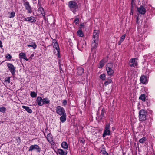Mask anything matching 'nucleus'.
<instances>
[{"mask_svg": "<svg viewBox=\"0 0 155 155\" xmlns=\"http://www.w3.org/2000/svg\"><path fill=\"white\" fill-rule=\"evenodd\" d=\"M53 47L57 50H60L58 44V43H55V44H53Z\"/></svg>", "mask_w": 155, "mask_h": 155, "instance_id": "30", "label": "nucleus"}, {"mask_svg": "<svg viewBox=\"0 0 155 155\" xmlns=\"http://www.w3.org/2000/svg\"><path fill=\"white\" fill-rule=\"evenodd\" d=\"M30 42L29 44L27 45L28 47H32L34 49L36 48L37 45L35 42L32 41L31 42L30 41Z\"/></svg>", "mask_w": 155, "mask_h": 155, "instance_id": "19", "label": "nucleus"}, {"mask_svg": "<svg viewBox=\"0 0 155 155\" xmlns=\"http://www.w3.org/2000/svg\"><path fill=\"white\" fill-rule=\"evenodd\" d=\"M124 40H122L121 39H120V40L118 42V45H121V43L123 42Z\"/></svg>", "mask_w": 155, "mask_h": 155, "instance_id": "47", "label": "nucleus"}, {"mask_svg": "<svg viewBox=\"0 0 155 155\" xmlns=\"http://www.w3.org/2000/svg\"><path fill=\"white\" fill-rule=\"evenodd\" d=\"M102 153L104 155H109L108 153L105 151H104Z\"/></svg>", "mask_w": 155, "mask_h": 155, "instance_id": "49", "label": "nucleus"}, {"mask_svg": "<svg viewBox=\"0 0 155 155\" xmlns=\"http://www.w3.org/2000/svg\"><path fill=\"white\" fill-rule=\"evenodd\" d=\"M50 101L49 100L48 98H45L43 99V101L42 102V105L44 104H49L50 103Z\"/></svg>", "mask_w": 155, "mask_h": 155, "instance_id": "24", "label": "nucleus"}, {"mask_svg": "<svg viewBox=\"0 0 155 155\" xmlns=\"http://www.w3.org/2000/svg\"><path fill=\"white\" fill-rule=\"evenodd\" d=\"M44 13V14H43V15H42V16L43 17L44 19H45L46 18L45 16V13Z\"/></svg>", "mask_w": 155, "mask_h": 155, "instance_id": "52", "label": "nucleus"}, {"mask_svg": "<svg viewBox=\"0 0 155 155\" xmlns=\"http://www.w3.org/2000/svg\"><path fill=\"white\" fill-rule=\"evenodd\" d=\"M110 124H107L106 125L104 130L103 134L102 137L104 138L107 135H110Z\"/></svg>", "mask_w": 155, "mask_h": 155, "instance_id": "3", "label": "nucleus"}, {"mask_svg": "<svg viewBox=\"0 0 155 155\" xmlns=\"http://www.w3.org/2000/svg\"><path fill=\"white\" fill-rule=\"evenodd\" d=\"M139 114V120L140 121H143L147 119V113L144 110H141Z\"/></svg>", "mask_w": 155, "mask_h": 155, "instance_id": "2", "label": "nucleus"}, {"mask_svg": "<svg viewBox=\"0 0 155 155\" xmlns=\"http://www.w3.org/2000/svg\"><path fill=\"white\" fill-rule=\"evenodd\" d=\"M133 14V12L131 11V12H130V15H132Z\"/></svg>", "mask_w": 155, "mask_h": 155, "instance_id": "55", "label": "nucleus"}, {"mask_svg": "<svg viewBox=\"0 0 155 155\" xmlns=\"http://www.w3.org/2000/svg\"><path fill=\"white\" fill-rule=\"evenodd\" d=\"M55 43H57L56 41V40L55 39H54L52 41L53 44H55Z\"/></svg>", "mask_w": 155, "mask_h": 155, "instance_id": "54", "label": "nucleus"}, {"mask_svg": "<svg viewBox=\"0 0 155 155\" xmlns=\"http://www.w3.org/2000/svg\"><path fill=\"white\" fill-rule=\"evenodd\" d=\"M22 107L23 108L25 109L26 111L28 113H31L32 112V110L30 109L28 106H22Z\"/></svg>", "mask_w": 155, "mask_h": 155, "instance_id": "26", "label": "nucleus"}, {"mask_svg": "<svg viewBox=\"0 0 155 155\" xmlns=\"http://www.w3.org/2000/svg\"><path fill=\"white\" fill-rule=\"evenodd\" d=\"M61 116L60 118V120L61 122L62 123L64 122L66 120V114H65L64 115H60Z\"/></svg>", "mask_w": 155, "mask_h": 155, "instance_id": "20", "label": "nucleus"}, {"mask_svg": "<svg viewBox=\"0 0 155 155\" xmlns=\"http://www.w3.org/2000/svg\"><path fill=\"white\" fill-rule=\"evenodd\" d=\"M43 99L40 96L37 97L36 100V103H37L39 106H42V102Z\"/></svg>", "mask_w": 155, "mask_h": 155, "instance_id": "13", "label": "nucleus"}, {"mask_svg": "<svg viewBox=\"0 0 155 155\" xmlns=\"http://www.w3.org/2000/svg\"><path fill=\"white\" fill-rule=\"evenodd\" d=\"M126 34H123L120 38V39H122V40H124L126 36Z\"/></svg>", "mask_w": 155, "mask_h": 155, "instance_id": "45", "label": "nucleus"}, {"mask_svg": "<svg viewBox=\"0 0 155 155\" xmlns=\"http://www.w3.org/2000/svg\"><path fill=\"white\" fill-rule=\"evenodd\" d=\"M30 95L33 98L36 97L37 96V94L35 92L33 91L31 92Z\"/></svg>", "mask_w": 155, "mask_h": 155, "instance_id": "36", "label": "nucleus"}, {"mask_svg": "<svg viewBox=\"0 0 155 155\" xmlns=\"http://www.w3.org/2000/svg\"><path fill=\"white\" fill-rule=\"evenodd\" d=\"M16 140L18 144H20L21 142V139L19 137H17L16 138Z\"/></svg>", "mask_w": 155, "mask_h": 155, "instance_id": "42", "label": "nucleus"}, {"mask_svg": "<svg viewBox=\"0 0 155 155\" xmlns=\"http://www.w3.org/2000/svg\"><path fill=\"white\" fill-rule=\"evenodd\" d=\"M38 5H39V7L38 8V11L40 12L41 14L43 15L44 14L43 13H45L44 9L42 7H41V4L39 0H38Z\"/></svg>", "mask_w": 155, "mask_h": 155, "instance_id": "22", "label": "nucleus"}, {"mask_svg": "<svg viewBox=\"0 0 155 155\" xmlns=\"http://www.w3.org/2000/svg\"><path fill=\"white\" fill-rule=\"evenodd\" d=\"M147 139L145 137H143L139 140V142L141 143H143Z\"/></svg>", "mask_w": 155, "mask_h": 155, "instance_id": "34", "label": "nucleus"}, {"mask_svg": "<svg viewBox=\"0 0 155 155\" xmlns=\"http://www.w3.org/2000/svg\"><path fill=\"white\" fill-rule=\"evenodd\" d=\"M56 113L60 116L66 114L64 109L60 106L57 107Z\"/></svg>", "mask_w": 155, "mask_h": 155, "instance_id": "4", "label": "nucleus"}, {"mask_svg": "<svg viewBox=\"0 0 155 155\" xmlns=\"http://www.w3.org/2000/svg\"><path fill=\"white\" fill-rule=\"evenodd\" d=\"M100 78L102 80H104L105 79L106 75L105 74L103 73L102 74H101L100 76Z\"/></svg>", "mask_w": 155, "mask_h": 155, "instance_id": "37", "label": "nucleus"}, {"mask_svg": "<svg viewBox=\"0 0 155 155\" xmlns=\"http://www.w3.org/2000/svg\"><path fill=\"white\" fill-rule=\"evenodd\" d=\"M80 27H82V29H84L85 28L84 23H81L80 25Z\"/></svg>", "mask_w": 155, "mask_h": 155, "instance_id": "46", "label": "nucleus"}, {"mask_svg": "<svg viewBox=\"0 0 155 155\" xmlns=\"http://www.w3.org/2000/svg\"><path fill=\"white\" fill-rule=\"evenodd\" d=\"M84 68L81 67H78L77 68V74L78 75H81L84 73Z\"/></svg>", "mask_w": 155, "mask_h": 155, "instance_id": "16", "label": "nucleus"}, {"mask_svg": "<svg viewBox=\"0 0 155 155\" xmlns=\"http://www.w3.org/2000/svg\"><path fill=\"white\" fill-rule=\"evenodd\" d=\"M34 55V53L32 54L31 55L30 57L29 58H31V59H32V57H33Z\"/></svg>", "mask_w": 155, "mask_h": 155, "instance_id": "51", "label": "nucleus"}, {"mask_svg": "<svg viewBox=\"0 0 155 155\" xmlns=\"http://www.w3.org/2000/svg\"><path fill=\"white\" fill-rule=\"evenodd\" d=\"M85 140L84 139H82L81 140H80V142H81L83 143H84Z\"/></svg>", "mask_w": 155, "mask_h": 155, "instance_id": "50", "label": "nucleus"}, {"mask_svg": "<svg viewBox=\"0 0 155 155\" xmlns=\"http://www.w3.org/2000/svg\"><path fill=\"white\" fill-rule=\"evenodd\" d=\"M137 10L139 14L142 15L144 14L146 12L144 7L143 6H141L140 7L137 8Z\"/></svg>", "mask_w": 155, "mask_h": 155, "instance_id": "11", "label": "nucleus"}, {"mask_svg": "<svg viewBox=\"0 0 155 155\" xmlns=\"http://www.w3.org/2000/svg\"><path fill=\"white\" fill-rule=\"evenodd\" d=\"M99 31L98 30H95L93 32L92 39L96 41H99Z\"/></svg>", "mask_w": 155, "mask_h": 155, "instance_id": "7", "label": "nucleus"}, {"mask_svg": "<svg viewBox=\"0 0 155 155\" xmlns=\"http://www.w3.org/2000/svg\"><path fill=\"white\" fill-rule=\"evenodd\" d=\"M61 146L64 149H68V146L66 142H63L61 143Z\"/></svg>", "mask_w": 155, "mask_h": 155, "instance_id": "27", "label": "nucleus"}, {"mask_svg": "<svg viewBox=\"0 0 155 155\" xmlns=\"http://www.w3.org/2000/svg\"><path fill=\"white\" fill-rule=\"evenodd\" d=\"M140 18L138 17H137V21H136V23L139 25Z\"/></svg>", "mask_w": 155, "mask_h": 155, "instance_id": "48", "label": "nucleus"}, {"mask_svg": "<svg viewBox=\"0 0 155 155\" xmlns=\"http://www.w3.org/2000/svg\"><path fill=\"white\" fill-rule=\"evenodd\" d=\"M67 101L66 100H63L62 104L64 106H65L67 105Z\"/></svg>", "mask_w": 155, "mask_h": 155, "instance_id": "43", "label": "nucleus"}, {"mask_svg": "<svg viewBox=\"0 0 155 155\" xmlns=\"http://www.w3.org/2000/svg\"><path fill=\"white\" fill-rule=\"evenodd\" d=\"M15 13L14 12H11L10 13V15L9 16L10 18H12L15 16Z\"/></svg>", "mask_w": 155, "mask_h": 155, "instance_id": "38", "label": "nucleus"}, {"mask_svg": "<svg viewBox=\"0 0 155 155\" xmlns=\"http://www.w3.org/2000/svg\"><path fill=\"white\" fill-rule=\"evenodd\" d=\"M7 66L12 75L13 76L15 75L16 67H14L12 64L10 63L7 64Z\"/></svg>", "mask_w": 155, "mask_h": 155, "instance_id": "5", "label": "nucleus"}, {"mask_svg": "<svg viewBox=\"0 0 155 155\" xmlns=\"http://www.w3.org/2000/svg\"><path fill=\"white\" fill-rule=\"evenodd\" d=\"M10 77H7L5 79V82H8V83H10Z\"/></svg>", "mask_w": 155, "mask_h": 155, "instance_id": "41", "label": "nucleus"}, {"mask_svg": "<svg viewBox=\"0 0 155 155\" xmlns=\"http://www.w3.org/2000/svg\"><path fill=\"white\" fill-rule=\"evenodd\" d=\"M24 21L31 23H34L36 21L35 18L33 16L25 18Z\"/></svg>", "mask_w": 155, "mask_h": 155, "instance_id": "10", "label": "nucleus"}, {"mask_svg": "<svg viewBox=\"0 0 155 155\" xmlns=\"http://www.w3.org/2000/svg\"><path fill=\"white\" fill-rule=\"evenodd\" d=\"M93 42L91 44V47L93 49H96L98 45V41L93 40Z\"/></svg>", "mask_w": 155, "mask_h": 155, "instance_id": "18", "label": "nucleus"}, {"mask_svg": "<svg viewBox=\"0 0 155 155\" xmlns=\"http://www.w3.org/2000/svg\"><path fill=\"white\" fill-rule=\"evenodd\" d=\"M107 67L106 68H113V64L111 63H109L107 64Z\"/></svg>", "mask_w": 155, "mask_h": 155, "instance_id": "32", "label": "nucleus"}, {"mask_svg": "<svg viewBox=\"0 0 155 155\" xmlns=\"http://www.w3.org/2000/svg\"><path fill=\"white\" fill-rule=\"evenodd\" d=\"M100 66L99 67V68H102L104 65V60L102 59L101 60L99 63Z\"/></svg>", "mask_w": 155, "mask_h": 155, "instance_id": "33", "label": "nucleus"}, {"mask_svg": "<svg viewBox=\"0 0 155 155\" xmlns=\"http://www.w3.org/2000/svg\"><path fill=\"white\" fill-rule=\"evenodd\" d=\"M106 113L105 110L104 109H103L101 110V115L98 116V118L99 120L101 121L103 117H104V115Z\"/></svg>", "mask_w": 155, "mask_h": 155, "instance_id": "15", "label": "nucleus"}, {"mask_svg": "<svg viewBox=\"0 0 155 155\" xmlns=\"http://www.w3.org/2000/svg\"><path fill=\"white\" fill-rule=\"evenodd\" d=\"M140 81L141 83L143 84H146L147 82L146 76L142 75L140 78Z\"/></svg>", "mask_w": 155, "mask_h": 155, "instance_id": "12", "label": "nucleus"}, {"mask_svg": "<svg viewBox=\"0 0 155 155\" xmlns=\"http://www.w3.org/2000/svg\"><path fill=\"white\" fill-rule=\"evenodd\" d=\"M136 59H137V58H132L130 59L129 62L132 63V64H129L130 67H135L138 65L137 62L135 61Z\"/></svg>", "mask_w": 155, "mask_h": 155, "instance_id": "9", "label": "nucleus"}, {"mask_svg": "<svg viewBox=\"0 0 155 155\" xmlns=\"http://www.w3.org/2000/svg\"><path fill=\"white\" fill-rule=\"evenodd\" d=\"M112 82V80L110 79V77L108 78L107 80L105 81L104 83L105 86H106Z\"/></svg>", "mask_w": 155, "mask_h": 155, "instance_id": "28", "label": "nucleus"}, {"mask_svg": "<svg viewBox=\"0 0 155 155\" xmlns=\"http://www.w3.org/2000/svg\"><path fill=\"white\" fill-rule=\"evenodd\" d=\"M134 0H132L131 1V7L132 9L133 8L134 5ZM131 11H132V9H131Z\"/></svg>", "mask_w": 155, "mask_h": 155, "instance_id": "44", "label": "nucleus"}, {"mask_svg": "<svg viewBox=\"0 0 155 155\" xmlns=\"http://www.w3.org/2000/svg\"><path fill=\"white\" fill-rule=\"evenodd\" d=\"M46 138L48 141L50 142H51L53 141V138L51 133L48 134L46 137Z\"/></svg>", "mask_w": 155, "mask_h": 155, "instance_id": "23", "label": "nucleus"}, {"mask_svg": "<svg viewBox=\"0 0 155 155\" xmlns=\"http://www.w3.org/2000/svg\"><path fill=\"white\" fill-rule=\"evenodd\" d=\"M79 29V30L77 31V35L79 37H82L84 36V34L82 32V27H80Z\"/></svg>", "mask_w": 155, "mask_h": 155, "instance_id": "21", "label": "nucleus"}, {"mask_svg": "<svg viewBox=\"0 0 155 155\" xmlns=\"http://www.w3.org/2000/svg\"><path fill=\"white\" fill-rule=\"evenodd\" d=\"M139 99L142 100L143 101H145V94H141L140 97H139Z\"/></svg>", "mask_w": 155, "mask_h": 155, "instance_id": "29", "label": "nucleus"}, {"mask_svg": "<svg viewBox=\"0 0 155 155\" xmlns=\"http://www.w3.org/2000/svg\"><path fill=\"white\" fill-rule=\"evenodd\" d=\"M23 5L25 6L26 9L28 11V12L29 13H31L32 10L29 2H25L24 3Z\"/></svg>", "mask_w": 155, "mask_h": 155, "instance_id": "8", "label": "nucleus"}, {"mask_svg": "<svg viewBox=\"0 0 155 155\" xmlns=\"http://www.w3.org/2000/svg\"><path fill=\"white\" fill-rule=\"evenodd\" d=\"M5 57L8 60H11L12 58V56L9 54H7L6 55Z\"/></svg>", "mask_w": 155, "mask_h": 155, "instance_id": "39", "label": "nucleus"}, {"mask_svg": "<svg viewBox=\"0 0 155 155\" xmlns=\"http://www.w3.org/2000/svg\"><path fill=\"white\" fill-rule=\"evenodd\" d=\"M34 150H36L37 152H40L41 148L37 144L32 145L30 146L28 150L29 151H32Z\"/></svg>", "mask_w": 155, "mask_h": 155, "instance_id": "6", "label": "nucleus"}, {"mask_svg": "<svg viewBox=\"0 0 155 155\" xmlns=\"http://www.w3.org/2000/svg\"><path fill=\"white\" fill-rule=\"evenodd\" d=\"M107 73L109 75H113L114 71L112 68H106Z\"/></svg>", "mask_w": 155, "mask_h": 155, "instance_id": "25", "label": "nucleus"}, {"mask_svg": "<svg viewBox=\"0 0 155 155\" xmlns=\"http://www.w3.org/2000/svg\"><path fill=\"white\" fill-rule=\"evenodd\" d=\"M3 47L2 43L1 41L0 40V47L2 48Z\"/></svg>", "mask_w": 155, "mask_h": 155, "instance_id": "53", "label": "nucleus"}, {"mask_svg": "<svg viewBox=\"0 0 155 155\" xmlns=\"http://www.w3.org/2000/svg\"><path fill=\"white\" fill-rule=\"evenodd\" d=\"M79 17L78 16H76L75 17V19L74 20V22L76 25H77L79 24Z\"/></svg>", "mask_w": 155, "mask_h": 155, "instance_id": "31", "label": "nucleus"}, {"mask_svg": "<svg viewBox=\"0 0 155 155\" xmlns=\"http://www.w3.org/2000/svg\"><path fill=\"white\" fill-rule=\"evenodd\" d=\"M57 56H58V60H60L61 58L60 54V50L57 51Z\"/></svg>", "mask_w": 155, "mask_h": 155, "instance_id": "40", "label": "nucleus"}, {"mask_svg": "<svg viewBox=\"0 0 155 155\" xmlns=\"http://www.w3.org/2000/svg\"><path fill=\"white\" fill-rule=\"evenodd\" d=\"M68 6L70 10L72 11L74 14L76 12V10L78 8V5L75 0L71 1L68 2Z\"/></svg>", "mask_w": 155, "mask_h": 155, "instance_id": "1", "label": "nucleus"}, {"mask_svg": "<svg viewBox=\"0 0 155 155\" xmlns=\"http://www.w3.org/2000/svg\"><path fill=\"white\" fill-rule=\"evenodd\" d=\"M6 110V108L4 107H0V111L3 113H5Z\"/></svg>", "mask_w": 155, "mask_h": 155, "instance_id": "35", "label": "nucleus"}, {"mask_svg": "<svg viewBox=\"0 0 155 155\" xmlns=\"http://www.w3.org/2000/svg\"><path fill=\"white\" fill-rule=\"evenodd\" d=\"M57 152L59 154L61 155H66L67 154V151H64L63 150L61 149H58L57 150Z\"/></svg>", "mask_w": 155, "mask_h": 155, "instance_id": "17", "label": "nucleus"}, {"mask_svg": "<svg viewBox=\"0 0 155 155\" xmlns=\"http://www.w3.org/2000/svg\"><path fill=\"white\" fill-rule=\"evenodd\" d=\"M19 57L20 59H23L26 61H28L29 59H27L26 58V54L25 53H20L19 54Z\"/></svg>", "mask_w": 155, "mask_h": 155, "instance_id": "14", "label": "nucleus"}]
</instances>
